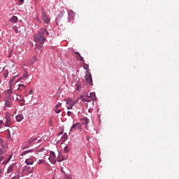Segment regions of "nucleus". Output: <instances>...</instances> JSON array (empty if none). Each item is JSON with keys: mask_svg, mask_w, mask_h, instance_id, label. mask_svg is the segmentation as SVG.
<instances>
[{"mask_svg": "<svg viewBox=\"0 0 179 179\" xmlns=\"http://www.w3.org/2000/svg\"><path fill=\"white\" fill-rule=\"evenodd\" d=\"M45 34H46V36H48L49 34L46 29H42L38 31V34L34 35V40L36 43H39V44H44L45 41V37H44Z\"/></svg>", "mask_w": 179, "mask_h": 179, "instance_id": "1", "label": "nucleus"}, {"mask_svg": "<svg viewBox=\"0 0 179 179\" xmlns=\"http://www.w3.org/2000/svg\"><path fill=\"white\" fill-rule=\"evenodd\" d=\"M0 155L2 156V155H5L8 150V145L6 143L3 141V140L0 139Z\"/></svg>", "mask_w": 179, "mask_h": 179, "instance_id": "2", "label": "nucleus"}, {"mask_svg": "<svg viewBox=\"0 0 179 179\" xmlns=\"http://www.w3.org/2000/svg\"><path fill=\"white\" fill-rule=\"evenodd\" d=\"M85 78L86 83L87 85H88V86H93V80L92 78V74L89 71H86Z\"/></svg>", "mask_w": 179, "mask_h": 179, "instance_id": "3", "label": "nucleus"}, {"mask_svg": "<svg viewBox=\"0 0 179 179\" xmlns=\"http://www.w3.org/2000/svg\"><path fill=\"white\" fill-rule=\"evenodd\" d=\"M66 101V104H68L67 110H72V108L73 107V106H75V104L78 103V101H73L71 98L67 99Z\"/></svg>", "mask_w": 179, "mask_h": 179, "instance_id": "4", "label": "nucleus"}, {"mask_svg": "<svg viewBox=\"0 0 179 179\" xmlns=\"http://www.w3.org/2000/svg\"><path fill=\"white\" fill-rule=\"evenodd\" d=\"M34 171V168H30V166H24L23 170V174L25 173V176H29V174L33 173Z\"/></svg>", "mask_w": 179, "mask_h": 179, "instance_id": "5", "label": "nucleus"}, {"mask_svg": "<svg viewBox=\"0 0 179 179\" xmlns=\"http://www.w3.org/2000/svg\"><path fill=\"white\" fill-rule=\"evenodd\" d=\"M10 125H12V116L10 115H6L4 127H10Z\"/></svg>", "mask_w": 179, "mask_h": 179, "instance_id": "6", "label": "nucleus"}, {"mask_svg": "<svg viewBox=\"0 0 179 179\" xmlns=\"http://www.w3.org/2000/svg\"><path fill=\"white\" fill-rule=\"evenodd\" d=\"M42 19L44 21L45 23L48 24L50 23V17L47 16V13H45V11H44V8H42Z\"/></svg>", "mask_w": 179, "mask_h": 179, "instance_id": "7", "label": "nucleus"}, {"mask_svg": "<svg viewBox=\"0 0 179 179\" xmlns=\"http://www.w3.org/2000/svg\"><path fill=\"white\" fill-rule=\"evenodd\" d=\"M80 99L83 101V103H90V101H92V99H90V96H87L84 98V96H80Z\"/></svg>", "mask_w": 179, "mask_h": 179, "instance_id": "8", "label": "nucleus"}, {"mask_svg": "<svg viewBox=\"0 0 179 179\" xmlns=\"http://www.w3.org/2000/svg\"><path fill=\"white\" fill-rule=\"evenodd\" d=\"M5 102L6 107H10L12 105V99L10 98V96L5 99Z\"/></svg>", "mask_w": 179, "mask_h": 179, "instance_id": "9", "label": "nucleus"}, {"mask_svg": "<svg viewBox=\"0 0 179 179\" xmlns=\"http://www.w3.org/2000/svg\"><path fill=\"white\" fill-rule=\"evenodd\" d=\"M88 97H90V100H92V104H94V100H96V94L94 92H91Z\"/></svg>", "mask_w": 179, "mask_h": 179, "instance_id": "10", "label": "nucleus"}, {"mask_svg": "<svg viewBox=\"0 0 179 179\" xmlns=\"http://www.w3.org/2000/svg\"><path fill=\"white\" fill-rule=\"evenodd\" d=\"M15 164H12L11 165H10L8 166V169L7 170V173L8 174H10V173H12V171H13L14 169H15Z\"/></svg>", "mask_w": 179, "mask_h": 179, "instance_id": "11", "label": "nucleus"}, {"mask_svg": "<svg viewBox=\"0 0 179 179\" xmlns=\"http://www.w3.org/2000/svg\"><path fill=\"white\" fill-rule=\"evenodd\" d=\"M41 48H43V44L38 43L36 44V52H38V51H40V50H41Z\"/></svg>", "mask_w": 179, "mask_h": 179, "instance_id": "12", "label": "nucleus"}, {"mask_svg": "<svg viewBox=\"0 0 179 179\" xmlns=\"http://www.w3.org/2000/svg\"><path fill=\"white\" fill-rule=\"evenodd\" d=\"M33 152V149L25 150L21 153V156H25V155H27L29 153H31Z\"/></svg>", "mask_w": 179, "mask_h": 179, "instance_id": "13", "label": "nucleus"}, {"mask_svg": "<svg viewBox=\"0 0 179 179\" xmlns=\"http://www.w3.org/2000/svg\"><path fill=\"white\" fill-rule=\"evenodd\" d=\"M10 22L11 23H16L17 22V17L16 16H13L10 20Z\"/></svg>", "mask_w": 179, "mask_h": 179, "instance_id": "14", "label": "nucleus"}, {"mask_svg": "<svg viewBox=\"0 0 179 179\" xmlns=\"http://www.w3.org/2000/svg\"><path fill=\"white\" fill-rule=\"evenodd\" d=\"M17 122H20V121H22L23 120V115H17L16 117H15Z\"/></svg>", "mask_w": 179, "mask_h": 179, "instance_id": "15", "label": "nucleus"}, {"mask_svg": "<svg viewBox=\"0 0 179 179\" xmlns=\"http://www.w3.org/2000/svg\"><path fill=\"white\" fill-rule=\"evenodd\" d=\"M82 124H83V125H86V126H85V128H86V129H87V124H89V120H87V119H84V120H83Z\"/></svg>", "mask_w": 179, "mask_h": 179, "instance_id": "16", "label": "nucleus"}, {"mask_svg": "<svg viewBox=\"0 0 179 179\" xmlns=\"http://www.w3.org/2000/svg\"><path fill=\"white\" fill-rule=\"evenodd\" d=\"M25 163L28 165V166H30L31 164H33V163H34V162L30 159H27L25 160Z\"/></svg>", "mask_w": 179, "mask_h": 179, "instance_id": "17", "label": "nucleus"}, {"mask_svg": "<svg viewBox=\"0 0 179 179\" xmlns=\"http://www.w3.org/2000/svg\"><path fill=\"white\" fill-rule=\"evenodd\" d=\"M26 89V85H23V84H20L18 85V90H20L22 92V90Z\"/></svg>", "mask_w": 179, "mask_h": 179, "instance_id": "18", "label": "nucleus"}, {"mask_svg": "<svg viewBox=\"0 0 179 179\" xmlns=\"http://www.w3.org/2000/svg\"><path fill=\"white\" fill-rule=\"evenodd\" d=\"M36 141H37V138H31L29 140L28 143L31 146V143H33V142H34Z\"/></svg>", "mask_w": 179, "mask_h": 179, "instance_id": "19", "label": "nucleus"}, {"mask_svg": "<svg viewBox=\"0 0 179 179\" xmlns=\"http://www.w3.org/2000/svg\"><path fill=\"white\" fill-rule=\"evenodd\" d=\"M28 148H30V145L27 143V144H23L22 147V150H24L26 149H28Z\"/></svg>", "mask_w": 179, "mask_h": 179, "instance_id": "20", "label": "nucleus"}, {"mask_svg": "<svg viewBox=\"0 0 179 179\" xmlns=\"http://www.w3.org/2000/svg\"><path fill=\"white\" fill-rule=\"evenodd\" d=\"M50 162L52 163V164H57V160H55V158H49Z\"/></svg>", "mask_w": 179, "mask_h": 179, "instance_id": "21", "label": "nucleus"}, {"mask_svg": "<svg viewBox=\"0 0 179 179\" xmlns=\"http://www.w3.org/2000/svg\"><path fill=\"white\" fill-rule=\"evenodd\" d=\"M36 61H37V58H36V57H34L30 60L29 63H30L31 64H34V63L36 62Z\"/></svg>", "mask_w": 179, "mask_h": 179, "instance_id": "22", "label": "nucleus"}, {"mask_svg": "<svg viewBox=\"0 0 179 179\" xmlns=\"http://www.w3.org/2000/svg\"><path fill=\"white\" fill-rule=\"evenodd\" d=\"M52 158L55 159V152L51 151L50 152V156L49 159H52Z\"/></svg>", "mask_w": 179, "mask_h": 179, "instance_id": "23", "label": "nucleus"}, {"mask_svg": "<svg viewBox=\"0 0 179 179\" xmlns=\"http://www.w3.org/2000/svg\"><path fill=\"white\" fill-rule=\"evenodd\" d=\"M75 54H76V55H78V57H80L79 61H81V62L84 61L83 57H82V56H80V54L79 52H75Z\"/></svg>", "mask_w": 179, "mask_h": 179, "instance_id": "24", "label": "nucleus"}, {"mask_svg": "<svg viewBox=\"0 0 179 179\" xmlns=\"http://www.w3.org/2000/svg\"><path fill=\"white\" fill-rule=\"evenodd\" d=\"M76 127L78 131H82V125L80 123H76Z\"/></svg>", "mask_w": 179, "mask_h": 179, "instance_id": "25", "label": "nucleus"}, {"mask_svg": "<svg viewBox=\"0 0 179 179\" xmlns=\"http://www.w3.org/2000/svg\"><path fill=\"white\" fill-rule=\"evenodd\" d=\"M76 123L73 124L72 127H71V129H70V132H72V131H73V129H76Z\"/></svg>", "mask_w": 179, "mask_h": 179, "instance_id": "26", "label": "nucleus"}, {"mask_svg": "<svg viewBox=\"0 0 179 179\" xmlns=\"http://www.w3.org/2000/svg\"><path fill=\"white\" fill-rule=\"evenodd\" d=\"M44 163H45V160L44 159H40L38 162V164L41 165V164H44Z\"/></svg>", "mask_w": 179, "mask_h": 179, "instance_id": "27", "label": "nucleus"}, {"mask_svg": "<svg viewBox=\"0 0 179 179\" xmlns=\"http://www.w3.org/2000/svg\"><path fill=\"white\" fill-rule=\"evenodd\" d=\"M28 76H29V73H24L23 77H21L20 78V80H22V79H23V78H28Z\"/></svg>", "mask_w": 179, "mask_h": 179, "instance_id": "28", "label": "nucleus"}, {"mask_svg": "<svg viewBox=\"0 0 179 179\" xmlns=\"http://www.w3.org/2000/svg\"><path fill=\"white\" fill-rule=\"evenodd\" d=\"M69 152V148H68V146L64 147V153H68Z\"/></svg>", "mask_w": 179, "mask_h": 179, "instance_id": "29", "label": "nucleus"}, {"mask_svg": "<svg viewBox=\"0 0 179 179\" xmlns=\"http://www.w3.org/2000/svg\"><path fill=\"white\" fill-rule=\"evenodd\" d=\"M64 178L65 179H72V176H71V175L64 174Z\"/></svg>", "mask_w": 179, "mask_h": 179, "instance_id": "30", "label": "nucleus"}, {"mask_svg": "<svg viewBox=\"0 0 179 179\" xmlns=\"http://www.w3.org/2000/svg\"><path fill=\"white\" fill-rule=\"evenodd\" d=\"M83 68H84V69H86V72H87V71H89V65L84 64Z\"/></svg>", "mask_w": 179, "mask_h": 179, "instance_id": "31", "label": "nucleus"}, {"mask_svg": "<svg viewBox=\"0 0 179 179\" xmlns=\"http://www.w3.org/2000/svg\"><path fill=\"white\" fill-rule=\"evenodd\" d=\"M80 89V83H77L76 90H79Z\"/></svg>", "mask_w": 179, "mask_h": 179, "instance_id": "32", "label": "nucleus"}, {"mask_svg": "<svg viewBox=\"0 0 179 179\" xmlns=\"http://www.w3.org/2000/svg\"><path fill=\"white\" fill-rule=\"evenodd\" d=\"M63 139H64V141H66V139H68V135L66 134V133L63 135Z\"/></svg>", "mask_w": 179, "mask_h": 179, "instance_id": "33", "label": "nucleus"}, {"mask_svg": "<svg viewBox=\"0 0 179 179\" xmlns=\"http://www.w3.org/2000/svg\"><path fill=\"white\" fill-rule=\"evenodd\" d=\"M20 178V174H17L16 176L13 177L11 179H19Z\"/></svg>", "mask_w": 179, "mask_h": 179, "instance_id": "34", "label": "nucleus"}, {"mask_svg": "<svg viewBox=\"0 0 179 179\" xmlns=\"http://www.w3.org/2000/svg\"><path fill=\"white\" fill-rule=\"evenodd\" d=\"M55 111L57 114H59V113H61V109L55 108Z\"/></svg>", "mask_w": 179, "mask_h": 179, "instance_id": "35", "label": "nucleus"}, {"mask_svg": "<svg viewBox=\"0 0 179 179\" xmlns=\"http://www.w3.org/2000/svg\"><path fill=\"white\" fill-rule=\"evenodd\" d=\"M62 106V103H58L56 106H55V108H59V107H61Z\"/></svg>", "mask_w": 179, "mask_h": 179, "instance_id": "36", "label": "nucleus"}, {"mask_svg": "<svg viewBox=\"0 0 179 179\" xmlns=\"http://www.w3.org/2000/svg\"><path fill=\"white\" fill-rule=\"evenodd\" d=\"M2 174H3V170H2L1 169H0V178L2 177Z\"/></svg>", "mask_w": 179, "mask_h": 179, "instance_id": "37", "label": "nucleus"}, {"mask_svg": "<svg viewBox=\"0 0 179 179\" xmlns=\"http://www.w3.org/2000/svg\"><path fill=\"white\" fill-rule=\"evenodd\" d=\"M2 125H3V121L0 120V129L2 128Z\"/></svg>", "mask_w": 179, "mask_h": 179, "instance_id": "38", "label": "nucleus"}, {"mask_svg": "<svg viewBox=\"0 0 179 179\" xmlns=\"http://www.w3.org/2000/svg\"><path fill=\"white\" fill-rule=\"evenodd\" d=\"M67 115H69V117H71V115H72V112L68 111L67 112Z\"/></svg>", "mask_w": 179, "mask_h": 179, "instance_id": "39", "label": "nucleus"}, {"mask_svg": "<svg viewBox=\"0 0 179 179\" xmlns=\"http://www.w3.org/2000/svg\"><path fill=\"white\" fill-rule=\"evenodd\" d=\"M8 72L4 73H3L4 78H6V77L8 76Z\"/></svg>", "mask_w": 179, "mask_h": 179, "instance_id": "40", "label": "nucleus"}, {"mask_svg": "<svg viewBox=\"0 0 179 179\" xmlns=\"http://www.w3.org/2000/svg\"><path fill=\"white\" fill-rule=\"evenodd\" d=\"M13 82H15V78H13V79H11L10 80V83L12 84V83H13Z\"/></svg>", "mask_w": 179, "mask_h": 179, "instance_id": "41", "label": "nucleus"}, {"mask_svg": "<svg viewBox=\"0 0 179 179\" xmlns=\"http://www.w3.org/2000/svg\"><path fill=\"white\" fill-rule=\"evenodd\" d=\"M59 16H64V11H61Z\"/></svg>", "mask_w": 179, "mask_h": 179, "instance_id": "42", "label": "nucleus"}, {"mask_svg": "<svg viewBox=\"0 0 179 179\" xmlns=\"http://www.w3.org/2000/svg\"><path fill=\"white\" fill-rule=\"evenodd\" d=\"M80 96H84V98H85V97H89V96L87 95V94H84L80 95Z\"/></svg>", "mask_w": 179, "mask_h": 179, "instance_id": "43", "label": "nucleus"}, {"mask_svg": "<svg viewBox=\"0 0 179 179\" xmlns=\"http://www.w3.org/2000/svg\"><path fill=\"white\" fill-rule=\"evenodd\" d=\"M19 2L22 5V3H23V2H24V0H19Z\"/></svg>", "mask_w": 179, "mask_h": 179, "instance_id": "44", "label": "nucleus"}, {"mask_svg": "<svg viewBox=\"0 0 179 179\" xmlns=\"http://www.w3.org/2000/svg\"><path fill=\"white\" fill-rule=\"evenodd\" d=\"M12 57V51L9 52L8 58H10Z\"/></svg>", "mask_w": 179, "mask_h": 179, "instance_id": "45", "label": "nucleus"}, {"mask_svg": "<svg viewBox=\"0 0 179 179\" xmlns=\"http://www.w3.org/2000/svg\"><path fill=\"white\" fill-rule=\"evenodd\" d=\"M31 93H33V90H31L29 91V94H31Z\"/></svg>", "mask_w": 179, "mask_h": 179, "instance_id": "46", "label": "nucleus"}, {"mask_svg": "<svg viewBox=\"0 0 179 179\" xmlns=\"http://www.w3.org/2000/svg\"><path fill=\"white\" fill-rule=\"evenodd\" d=\"M2 160H3V157H0V162H2Z\"/></svg>", "mask_w": 179, "mask_h": 179, "instance_id": "47", "label": "nucleus"}, {"mask_svg": "<svg viewBox=\"0 0 179 179\" xmlns=\"http://www.w3.org/2000/svg\"><path fill=\"white\" fill-rule=\"evenodd\" d=\"M88 111H89V113H92V111H93V109H90H90L88 110Z\"/></svg>", "mask_w": 179, "mask_h": 179, "instance_id": "48", "label": "nucleus"}, {"mask_svg": "<svg viewBox=\"0 0 179 179\" xmlns=\"http://www.w3.org/2000/svg\"><path fill=\"white\" fill-rule=\"evenodd\" d=\"M2 99V94H0V101Z\"/></svg>", "mask_w": 179, "mask_h": 179, "instance_id": "49", "label": "nucleus"}, {"mask_svg": "<svg viewBox=\"0 0 179 179\" xmlns=\"http://www.w3.org/2000/svg\"><path fill=\"white\" fill-rule=\"evenodd\" d=\"M40 142H41V140L38 141V143H40Z\"/></svg>", "mask_w": 179, "mask_h": 179, "instance_id": "50", "label": "nucleus"}, {"mask_svg": "<svg viewBox=\"0 0 179 179\" xmlns=\"http://www.w3.org/2000/svg\"><path fill=\"white\" fill-rule=\"evenodd\" d=\"M9 160H10V158H8V162H9Z\"/></svg>", "mask_w": 179, "mask_h": 179, "instance_id": "51", "label": "nucleus"}, {"mask_svg": "<svg viewBox=\"0 0 179 179\" xmlns=\"http://www.w3.org/2000/svg\"><path fill=\"white\" fill-rule=\"evenodd\" d=\"M16 33H17V29H15Z\"/></svg>", "mask_w": 179, "mask_h": 179, "instance_id": "52", "label": "nucleus"}, {"mask_svg": "<svg viewBox=\"0 0 179 179\" xmlns=\"http://www.w3.org/2000/svg\"><path fill=\"white\" fill-rule=\"evenodd\" d=\"M50 125H52V123L51 122V121H50Z\"/></svg>", "mask_w": 179, "mask_h": 179, "instance_id": "53", "label": "nucleus"}, {"mask_svg": "<svg viewBox=\"0 0 179 179\" xmlns=\"http://www.w3.org/2000/svg\"><path fill=\"white\" fill-rule=\"evenodd\" d=\"M62 132L59 134V135H62Z\"/></svg>", "mask_w": 179, "mask_h": 179, "instance_id": "54", "label": "nucleus"}, {"mask_svg": "<svg viewBox=\"0 0 179 179\" xmlns=\"http://www.w3.org/2000/svg\"><path fill=\"white\" fill-rule=\"evenodd\" d=\"M0 83H1V80H0Z\"/></svg>", "mask_w": 179, "mask_h": 179, "instance_id": "55", "label": "nucleus"}]
</instances>
